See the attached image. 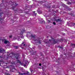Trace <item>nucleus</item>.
<instances>
[{"label":"nucleus","mask_w":75,"mask_h":75,"mask_svg":"<svg viewBox=\"0 0 75 75\" xmlns=\"http://www.w3.org/2000/svg\"><path fill=\"white\" fill-rule=\"evenodd\" d=\"M19 75H29V72H28L27 73H19Z\"/></svg>","instance_id":"nucleus-1"},{"label":"nucleus","mask_w":75,"mask_h":75,"mask_svg":"<svg viewBox=\"0 0 75 75\" xmlns=\"http://www.w3.org/2000/svg\"><path fill=\"white\" fill-rule=\"evenodd\" d=\"M24 30H22V32L21 33L19 32L18 33V34H21V35H22V34H23V33H24Z\"/></svg>","instance_id":"nucleus-2"},{"label":"nucleus","mask_w":75,"mask_h":75,"mask_svg":"<svg viewBox=\"0 0 75 75\" xmlns=\"http://www.w3.org/2000/svg\"><path fill=\"white\" fill-rule=\"evenodd\" d=\"M9 42L8 41H7L6 40H5L4 42V43L5 44H7V43H9Z\"/></svg>","instance_id":"nucleus-3"},{"label":"nucleus","mask_w":75,"mask_h":75,"mask_svg":"<svg viewBox=\"0 0 75 75\" xmlns=\"http://www.w3.org/2000/svg\"><path fill=\"white\" fill-rule=\"evenodd\" d=\"M3 52H4V49H2V50L0 49V52L1 53Z\"/></svg>","instance_id":"nucleus-4"},{"label":"nucleus","mask_w":75,"mask_h":75,"mask_svg":"<svg viewBox=\"0 0 75 75\" xmlns=\"http://www.w3.org/2000/svg\"><path fill=\"white\" fill-rule=\"evenodd\" d=\"M55 21H57V22H58V21H60V19H55Z\"/></svg>","instance_id":"nucleus-5"},{"label":"nucleus","mask_w":75,"mask_h":75,"mask_svg":"<svg viewBox=\"0 0 75 75\" xmlns=\"http://www.w3.org/2000/svg\"><path fill=\"white\" fill-rule=\"evenodd\" d=\"M31 37H32V38H35V35H31Z\"/></svg>","instance_id":"nucleus-6"},{"label":"nucleus","mask_w":75,"mask_h":75,"mask_svg":"<svg viewBox=\"0 0 75 75\" xmlns=\"http://www.w3.org/2000/svg\"><path fill=\"white\" fill-rule=\"evenodd\" d=\"M17 62L18 63H20V61L19 60H17Z\"/></svg>","instance_id":"nucleus-7"},{"label":"nucleus","mask_w":75,"mask_h":75,"mask_svg":"<svg viewBox=\"0 0 75 75\" xmlns=\"http://www.w3.org/2000/svg\"><path fill=\"white\" fill-rule=\"evenodd\" d=\"M23 44H24V43H22V45H23V46H25V44L23 45Z\"/></svg>","instance_id":"nucleus-8"},{"label":"nucleus","mask_w":75,"mask_h":75,"mask_svg":"<svg viewBox=\"0 0 75 75\" xmlns=\"http://www.w3.org/2000/svg\"><path fill=\"white\" fill-rule=\"evenodd\" d=\"M53 24L54 25H55V24H56V23L55 22H53Z\"/></svg>","instance_id":"nucleus-9"},{"label":"nucleus","mask_w":75,"mask_h":75,"mask_svg":"<svg viewBox=\"0 0 75 75\" xmlns=\"http://www.w3.org/2000/svg\"><path fill=\"white\" fill-rule=\"evenodd\" d=\"M72 25H74H74H75V23H73Z\"/></svg>","instance_id":"nucleus-10"},{"label":"nucleus","mask_w":75,"mask_h":75,"mask_svg":"<svg viewBox=\"0 0 75 75\" xmlns=\"http://www.w3.org/2000/svg\"><path fill=\"white\" fill-rule=\"evenodd\" d=\"M12 37V35H11L9 36V38H11Z\"/></svg>","instance_id":"nucleus-11"},{"label":"nucleus","mask_w":75,"mask_h":75,"mask_svg":"<svg viewBox=\"0 0 75 75\" xmlns=\"http://www.w3.org/2000/svg\"><path fill=\"white\" fill-rule=\"evenodd\" d=\"M47 22L48 23H50V20L48 21Z\"/></svg>","instance_id":"nucleus-12"},{"label":"nucleus","mask_w":75,"mask_h":75,"mask_svg":"<svg viewBox=\"0 0 75 75\" xmlns=\"http://www.w3.org/2000/svg\"><path fill=\"white\" fill-rule=\"evenodd\" d=\"M39 66H41V64H39Z\"/></svg>","instance_id":"nucleus-13"},{"label":"nucleus","mask_w":75,"mask_h":75,"mask_svg":"<svg viewBox=\"0 0 75 75\" xmlns=\"http://www.w3.org/2000/svg\"><path fill=\"white\" fill-rule=\"evenodd\" d=\"M12 4H14V3L13 2H11Z\"/></svg>","instance_id":"nucleus-14"},{"label":"nucleus","mask_w":75,"mask_h":75,"mask_svg":"<svg viewBox=\"0 0 75 75\" xmlns=\"http://www.w3.org/2000/svg\"><path fill=\"white\" fill-rule=\"evenodd\" d=\"M17 49L18 48V47L17 46L15 47Z\"/></svg>","instance_id":"nucleus-15"},{"label":"nucleus","mask_w":75,"mask_h":75,"mask_svg":"<svg viewBox=\"0 0 75 75\" xmlns=\"http://www.w3.org/2000/svg\"><path fill=\"white\" fill-rule=\"evenodd\" d=\"M6 75H10V74H6Z\"/></svg>","instance_id":"nucleus-16"},{"label":"nucleus","mask_w":75,"mask_h":75,"mask_svg":"<svg viewBox=\"0 0 75 75\" xmlns=\"http://www.w3.org/2000/svg\"><path fill=\"white\" fill-rule=\"evenodd\" d=\"M73 3H75V2H72Z\"/></svg>","instance_id":"nucleus-17"},{"label":"nucleus","mask_w":75,"mask_h":75,"mask_svg":"<svg viewBox=\"0 0 75 75\" xmlns=\"http://www.w3.org/2000/svg\"><path fill=\"white\" fill-rule=\"evenodd\" d=\"M19 41H20V39H19Z\"/></svg>","instance_id":"nucleus-18"},{"label":"nucleus","mask_w":75,"mask_h":75,"mask_svg":"<svg viewBox=\"0 0 75 75\" xmlns=\"http://www.w3.org/2000/svg\"><path fill=\"white\" fill-rule=\"evenodd\" d=\"M22 38H24V37L23 36H22Z\"/></svg>","instance_id":"nucleus-19"},{"label":"nucleus","mask_w":75,"mask_h":75,"mask_svg":"<svg viewBox=\"0 0 75 75\" xmlns=\"http://www.w3.org/2000/svg\"><path fill=\"white\" fill-rule=\"evenodd\" d=\"M70 4H71V2L70 3Z\"/></svg>","instance_id":"nucleus-20"},{"label":"nucleus","mask_w":75,"mask_h":75,"mask_svg":"<svg viewBox=\"0 0 75 75\" xmlns=\"http://www.w3.org/2000/svg\"><path fill=\"white\" fill-rule=\"evenodd\" d=\"M11 5H13V4H11Z\"/></svg>","instance_id":"nucleus-21"},{"label":"nucleus","mask_w":75,"mask_h":75,"mask_svg":"<svg viewBox=\"0 0 75 75\" xmlns=\"http://www.w3.org/2000/svg\"><path fill=\"white\" fill-rule=\"evenodd\" d=\"M36 14H37V13H36V14H35V15H36Z\"/></svg>","instance_id":"nucleus-22"},{"label":"nucleus","mask_w":75,"mask_h":75,"mask_svg":"<svg viewBox=\"0 0 75 75\" xmlns=\"http://www.w3.org/2000/svg\"><path fill=\"white\" fill-rule=\"evenodd\" d=\"M74 1H75V0H74Z\"/></svg>","instance_id":"nucleus-23"},{"label":"nucleus","mask_w":75,"mask_h":75,"mask_svg":"<svg viewBox=\"0 0 75 75\" xmlns=\"http://www.w3.org/2000/svg\"><path fill=\"white\" fill-rule=\"evenodd\" d=\"M49 41H50V40H49Z\"/></svg>","instance_id":"nucleus-24"}]
</instances>
